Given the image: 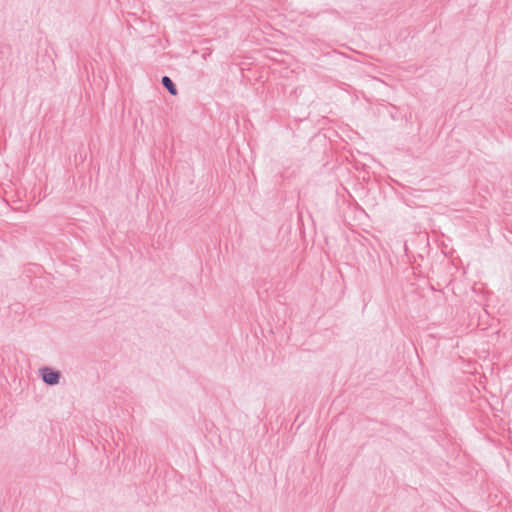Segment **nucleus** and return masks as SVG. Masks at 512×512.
I'll list each match as a JSON object with an SVG mask.
<instances>
[{
    "label": "nucleus",
    "instance_id": "1",
    "mask_svg": "<svg viewBox=\"0 0 512 512\" xmlns=\"http://www.w3.org/2000/svg\"><path fill=\"white\" fill-rule=\"evenodd\" d=\"M38 373L43 382L47 385L54 386L58 385L60 382L61 373L58 370L45 366L40 368Z\"/></svg>",
    "mask_w": 512,
    "mask_h": 512
},
{
    "label": "nucleus",
    "instance_id": "2",
    "mask_svg": "<svg viewBox=\"0 0 512 512\" xmlns=\"http://www.w3.org/2000/svg\"><path fill=\"white\" fill-rule=\"evenodd\" d=\"M162 84L167 88V90L172 95H176L177 94V89H176L175 85L173 84V82L171 81V79L169 77L164 76L162 78Z\"/></svg>",
    "mask_w": 512,
    "mask_h": 512
}]
</instances>
